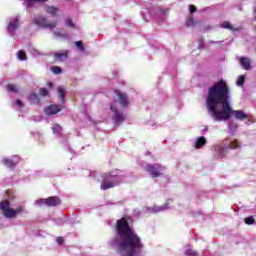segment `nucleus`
Masks as SVG:
<instances>
[{"label":"nucleus","mask_w":256,"mask_h":256,"mask_svg":"<svg viewBox=\"0 0 256 256\" xmlns=\"http://www.w3.org/2000/svg\"><path fill=\"white\" fill-rule=\"evenodd\" d=\"M116 232L118 234L117 244L119 251L123 252V256H135L137 251L143 249L141 237L133 231L129 225L127 218L123 217L116 222Z\"/></svg>","instance_id":"obj_1"},{"label":"nucleus","mask_w":256,"mask_h":256,"mask_svg":"<svg viewBox=\"0 0 256 256\" xmlns=\"http://www.w3.org/2000/svg\"><path fill=\"white\" fill-rule=\"evenodd\" d=\"M206 103L209 113L215 121L225 119V97H208Z\"/></svg>","instance_id":"obj_2"},{"label":"nucleus","mask_w":256,"mask_h":256,"mask_svg":"<svg viewBox=\"0 0 256 256\" xmlns=\"http://www.w3.org/2000/svg\"><path fill=\"white\" fill-rule=\"evenodd\" d=\"M127 107L129 105V100H127V97H119L118 100H115L110 105V110L113 113L112 119L114 120V123H117L120 125V123H123L125 121V114L119 112L117 107Z\"/></svg>","instance_id":"obj_3"},{"label":"nucleus","mask_w":256,"mask_h":256,"mask_svg":"<svg viewBox=\"0 0 256 256\" xmlns=\"http://www.w3.org/2000/svg\"><path fill=\"white\" fill-rule=\"evenodd\" d=\"M0 211H2L6 219H15L19 213H23V208L20 206L13 209L11 208V202H9V200H3L0 202Z\"/></svg>","instance_id":"obj_4"},{"label":"nucleus","mask_w":256,"mask_h":256,"mask_svg":"<svg viewBox=\"0 0 256 256\" xmlns=\"http://www.w3.org/2000/svg\"><path fill=\"white\" fill-rule=\"evenodd\" d=\"M230 117H234L238 119V121H243V119H247V114L243 110H233L231 104L225 101V119H230Z\"/></svg>","instance_id":"obj_5"},{"label":"nucleus","mask_w":256,"mask_h":256,"mask_svg":"<svg viewBox=\"0 0 256 256\" xmlns=\"http://www.w3.org/2000/svg\"><path fill=\"white\" fill-rule=\"evenodd\" d=\"M225 95V81L220 80L208 90V97H224Z\"/></svg>","instance_id":"obj_6"},{"label":"nucleus","mask_w":256,"mask_h":256,"mask_svg":"<svg viewBox=\"0 0 256 256\" xmlns=\"http://www.w3.org/2000/svg\"><path fill=\"white\" fill-rule=\"evenodd\" d=\"M145 171L151 175L152 179H157V177L163 175L165 166H162L161 164H147L145 166Z\"/></svg>","instance_id":"obj_7"},{"label":"nucleus","mask_w":256,"mask_h":256,"mask_svg":"<svg viewBox=\"0 0 256 256\" xmlns=\"http://www.w3.org/2000/svg\"><path fill=\"white\" fill-rule=\"evenodd\" d=\"M33 23L42 29H55L57 27V21L49 22V20L43 16L35 17Z\"/></svg>","instance_id":"obj_8"},{"label":"nucleus","mask_w":256,"mask_h":256,"mask_svg":"<svg viewBox=\"0 0 256 256\" xmlns=\"http://www.w3.org/2000/svg\"><path fill=\"white\" fill-rule=\"evenodd\" d=\"M21 17L19 16H14L10 18V21L7 26V32L9 35L13 36L15 34V30L21 27L22 25Z\"/></svg>","instance_id":"obj_9"},{"label":"nucleus","mask_w":256,"mask_h":256,"mask_svg":"<svg viewBox=\"0 0 256 256\" xmlns=\"http://www.w3.org/2000/svg\"><path fill=\"white\" fill-rule=\"evenodd\" d=\"M111 179H113L112 175L106 174L104 176V180L101 184L102 191H107V189H113V187H115V184H113V180Z\"/></svg>","instance_id":"obj_10"},{"label":"nucleus","mask_w":256,"mask_h":256,"mask_svg":"<svg viewBox=\"0 0 256 256\" xmlns=\"http://www.w3.org/2000/svg\"><path fill=\"white\" fill-rule=\"evenodd\" d=\"M61 111V108L55 104H52L46 108H44V113L47 117H51L53 115H57Z\"/></svg>","instance_id":"obj_11"},{"label":"nucleus","mask_w":256,"mask_h":256,"mask_svg":"<svg viewBox=\"0 0 256 256\" xmlns=\"http://www.w3.org/2000/svg\"><path fill=\"white\" fill-rule=\"evenodd\" d=\"M47 207H57V205H61V199L57 196H51L46 198Z\"/></svg>","instance_id":"obj_12"},{"label":"nucleus","mask_w":256,"mask_h":256,"mask_svg":"<svg viewBox=\"0 0 256 256\" xmlns=\"http://www.w3.org/2000/svg\"><path fill=\"white\" fill-rule=\"evenodd\" d=\"M67 55H69V51L67 50L56 51L54 52V59L55 61H65Z\"/></svg>","instance_id":"obj_13"},{"label":"nucleus","mask_w":256,"mask_h":256,"mask_svg":"<svg viewBox=\"0 0 256 256\" xmlns=\"http://www.w3.org/2000/svg\"><path fill=\"white\" fill-rule=\"evenodd\" d=\"M240 65L245 71L251 70V60L247 57L240 58Z\"/></svg>","instance_id":"obj_14"},{"label":"nucleus","mask_w":256,"mask_h":256,"mask_svg":"<svg viewBox=\"0 0 256 256\" xmlns=\"http://www.w3.org/2000/svg\"><path fill=\"white\" fill-rule=\"evenodd\" d=\"M207 145V139L205 137L201 136L197 138L196 143H195V149H203Z\"/></svg>","instance_id":"obj_15"},{"label":"nucleus","mask_w":256,"mask_h":256,"mask_svg":"<svg viewBox=\"0 0 256 256\" xmlns=\"http://www.w3.org/2000/svg\"><path fill=\"white\" fill-rule=\"evenodd\" d=\"M47 0H24L27 7H35V5H43Z\"/></svg>","instance_id":"obj_16"},{"label":"nucleus","mask_w":256,"mask_h":256,"mask_svg":"<svg viewBox=\"0 0 256 256\" xmlns=\"http://www.w3.org/2000/svg\"><path fill=\"white\" fill-rule=\"evenodd\" d=\"M46 13L51 15V17H57L59 15V8L55 6H50L46 9Z\"/></svg>","instance_id":"obj_17"},{"label":"nucleus","mask_w":256,"mask_h":256,"mask_svg":"<svg viewBox=\"0 0 256 256\" xmlns=\"http://www.w3.org/2000/svg\"><path fill=\"white\" fill-rule=\"evenodd\" d=\"M3 163L5 165V167H8L9 169H13L17 164L15 163V161L7 158L3 160Z\"/></svg>","instance_id":"obj_18"},{"label":"nucleus","mask_w":256,"mask_h":256,"mask_svg":"<svg viewBox=\"0 0 256 256\" xmlns=\"http://www.w3.org/2000/svg\"><path fill=\"white\" fill-rule=\"evenodd\" d=\"M7 91L9 93H19V87L15 84H9L6 86Z\"/></svg>","instance_id":"obj_19"},{"label":"nucleus","mask_w":256,"mask_h":256,"mask_svg":"<svg viewBox=\"0 0 256 256\" xmlns=\"http://www.w3.org/2000/svg\"><path fill=\"white\" fill-rule=\"evenodd\" d=\"M216 157H223V153H225V148L221 145L215 146Z\"/></svg>","instance_id":"obj_20"},{"label":"nucleus","mask_w":256,"mask_h":256,"mask_svg":"<svg viewBox=\"0 0 256 256\" xmlns=\"http://www.w3.org/2000/svg\"><path fill=\"white\" fill-rule=\"evenodd\" d=\"M16 55L19 61H27V54L25 53V51L19 50Z\"/></svg>","instance_id":"obj_21"},{"label":"nucleus","mask_w":256,"mask_h":256,"mask_svg":"<svg viewBox=\"0 0 256 256\" xmlns=\"http://www.w3.org/2000/svg\"><path fill=\"white\" fill-rule=\"evenodd\" d=\"M225 29H229V31H232L235 33V31H240L241 28L233 26L230 22H225Z\"/></svg>","instance_id":"obj_22"},{"label":"nucleus","mask_w":256,"mask_h":256,"mask_svg":"<svg viewBox=\"0 0 256 256\" xmlns=\"http://www.w3.org/2000/svg\"><path fill=\"white\" fill-rule=\"evenodd\" d=\"M52 131L53 133H55L56 135H59L61 133V131H63V128L61 127V125L59 124H54L52 126Z\"/></svg>","instance_id":"obj_23"},{"label":"nucleus","mask_w":256,"mask_h":256,"mask_svg":"<svg viewBox=\"0 0 256 256\" xmlns=\"http://www.w3.org/2000/svg\"><path fill=\"white\" fill-rule=\"evenodd\" d=\"M54 35L58 38V39H67V33H62L60 31H55Z\"/></svg>","instance_id":"obj_24"},{"label":"nucleus","mask_w":256,"mask_h":256,"mask_svg":"<svg viewBox=\"0 0 256 256\" xmlns=\"http://www.w3.org/2000/svg\"><path fill=\"white\" fill-rule=\"evenodd\" d=\"M237 85H238V87H243V85H245V76L244 75H241L238 77Z\"/></svg>","instance_id":"obj_25"},{"label":"nucleus","mask_w":256,"mask_h":256,"mask_svg":"<svg viewBox=\"0 0 256 256\" xmlns=\"http://www.w3.org/2000/svg\"><path fill=\"white\" fill-rule=\"evenodd\" d=\"M58 93H59L60 97H65V95H67V90L65 89L64 86H59Z\"/></svg>","instance_id":"obj_26"},{"label":"nucleus","mask_w":256,"mask_h":256,"mask_svg":"<svg viewBox=\"0 0 256 256\" xmlns=\"http://www.w3.org/2000/svg\"><path fill=\"white\" fill-rule=\"evenodd\" d=\"M52 73H54V75H61L62 70L61 67L59 66H54L51 68Z\"/></svg>","instance_id":"obj_27"},{"label":"nucleus","mask_w":256,"mask_h":256,"mask_svg":"<svg viewBox=\"0 0 256 256\" xmlns=\"http://www.w3.org/2000/svg\"><path fill=\"white\" fill-rule=\"evenodd\" d=\"M39 95H41L42 97H47V95H49V91L47 90V88H40Z\"/></svg>","instance_id":"obj_28"},{"label":"nucleus","mask_w":256,"mask_h":256,"mask_svg":"<svg viewBox=\"0 0 256 256\" xmlns=\"http://www.w3.org/2000/svg\"><path fill=\"white\" fill-rule=\"evenodd\" d=\"M237 124L235 123V122H232V123H230L229 124V131H230V133H233V132H235V131H237Z\"/></svg>","instance_id":"obj_29"},{"label":"nucleus","mask_w":256,"mask_h":256,"mask_svg":"<svg viewBox=\"0 0 256 256\" xmlns=\"http://www.w3.org/2000/svg\"><path fill=\"white\" fill-rule=\"evenodd\" d=\"M75 45H76V47H77V49H78L79 51H85V47H83V42H81V41H76V42H75Z\"/></svg>","instance_id":"obj_30"},{"label":"nucleus","mask_w":256,"mask_h":256,"mask_svg":"<svg viewBox=\"0 0 256 256\" xmlns=\"http://www.w3.org/2000/svg\"><path fill=\"white\" fill-rule=\"evenodd\" d=\"M66 27H70L71 29L75 28V23H73V20L67 19L65 22Z\"/></svg>","instance_id":"obj_31"},{"label":"nucleus","mask_w":256,"mask_h":256,"mask_svg":"<svg viewBox=\"0 0 256 256\" xmlns=\"http://www.w3.org/2000/svg\"><path fill=\"white\" fill-rule=\"evenodd\" d=\"M244 221H245L246 225H253V223H255V219H253V217L245 218Z\"/></svg>","instance_id":"obj_32"},{"label":"nucleus","mask_w":256,"mask_h":256,"mask_svg":"<svg viewBox=\"0 0 256 256\" xmlns=\"http://www.w3.org/2000/svg\"><path fill=\"white\" fill-rule=\"evenodd\" d=\"M36 205H39L40 207H41V205H47V198L37 200Z\"/></svg>","instance_id":"obj_33"},{"label":"nucleus","mask_w":256,"mask_h":256,"mask_svg":"<svg viewBox=\"0 0 256 256\" xmlns=\"http://www.w3.org/2000/svg\"><path fill=\"white\" fill-rule=\"evenodd\" d=\"M186 255L187 256H197V252H195V250H193V249H188L186 251Z\"/></svg>","instance_id":"obj_34"},{"label":"nucleus","mask_w":256,"mask_h":256,"mask_svg":"<svg viewBox=\"0 0 256 256\" xmlns=\"http://www.w3.org/2000/svg\"><path fill=\"white\" fill-rule=\"evenodd\" d=\"M186 25L187 27H193V25H195V20H193V18L188 19Z\"/></svg>","instance_id":"obj_35"},{"label":"nucleus","mask_w":256,"mask_h":256,"mask_svg":"<svg viewBox=\"0 0 256 256\" xmlns=\"http://www.w3.org/2000/svg\"><path fill=\"white\" fill-rule=\"evenodd\" d=\"M237 147H239V141L238 140H234L233 142H231V148L232 149H237Z\"/></svg>","instance_id":"obj_36"},{"label":"nucleus","mask_w":256,"mask_h":256,"mask_svg":"<svg viewBox=\"0 0 256 256\" xmlns=\"http://www.w3.org/2000/svg\"><path fill=\"white\" fill-rule=\"evenodd\" d=\"M56 241L58 245H63V243H65V239L63 237H57Z\"/></svg>","instance_id":"obj_37"},{"label":"nucleus","mask_w":256,"mask_h":256,"mask_svg":"<svg viewBox=\"0 0 256 256\" xmlns=\"http://www.w3.org/2000/svg\"><path fill=\"white\" fill-rule=\"evenodd\" d=\"M15 105H17L18 107H23V102L20 100V99H17L16 101H15Z\"/></svg>","instance_id":"obj_38"},{"label":"nucleus","mask_w":256,"mask_h":256,"mask_svg":"<svg viewBox=\"0 0 256 256\" xmlns=\"http://www.w3.org/2000/svg\"><path fill=\"white\" fill-rule=\"evenodd\" d=\"M117 97H125V94H123L121 91L116 90L115 91Z\"/></svg>","instance_id":"obj_39"},{"label":"nucleus","mask_w":256,"mask_h":256,"mask_svg":"<svg viewBox=\"0 0 256 256\" xmlns=\"http://www.w3.org/2000/svg\"><path fill=\"white\" fill-rule=\"evenodd\" d=\"M189 11H190V13H195V11H197V8H195L193 5H190Z\"/></svg>","instance_id":"obj_40"},{"label":"nucleus","mask_w":256,"mask_h":256,"mask_svg":"<svg viewBox=\"0 0 256 256\" xmlns=\"http://www.w3.org/2000/svg\"><path fill=\"white\" fill-rule=\"evenodd\" d=\"M225 97H229V88L225 86Z\"/></svg>","instance_id":"obj_41"},{"label":"nucleus","mask_w":256,"mask_h":256,"mask_svg":"<svg viewBox=\"0 0 256 256\" xmlns=\"http://www.w3.org/2000/svg\"><path fill=\"white\" fill-rule=\"evenodd\" d=\"M47 87H49V89H53V82H48Z\"/></svg>","instance_id":"obj_42"},{"label":"nucleus","mask_w":256,"mask_h":256,"mask_svg":"<svg viewBox=\"0 0 256 256\" xmlns=\"http://www.w3.org/2000/svg\"><path fill=\"white\" fill-rule=\"evenodd\" d=\"M30 101H37V103H39V98L38 97H33V98H30Z\"/></svg>","instance_id":"obj_43"},{"label":"nucleus","mask_w":256,"mask_h":256,"mask_svg":"<svg viewBox=\"0 0 256 256\" xmlns=\"http://www.w3.org/2000/svg\"><path fill=\"white\" fill-rule=\"evenodd\" d=\"M31 97H37V94H32Z\"/></svg>","instance_id":"obj_44"},{"label":"nucleus","mask_w":256,"mask_h":256,"mask_svg":"<svg viewBox=\"0 0 256 256\" xmlns=\"http://www.w3.org/2000/svg\"><path fill=\"white\" fill-rule=\"evenodd\" d=\"M64 98H61V100L63 101Z\"/></svg>","instance_id":"obj_45"}]
</instances>
